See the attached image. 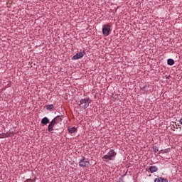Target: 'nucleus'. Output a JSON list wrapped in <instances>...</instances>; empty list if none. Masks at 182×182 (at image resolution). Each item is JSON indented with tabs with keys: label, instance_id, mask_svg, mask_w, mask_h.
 I'll return each instance as SVG.
<instances>
[{
	"label": "nucleus",
	"instance_id": "f257e3e1",
	"mask_svg": "<svg viewBox=\"0 0 182 182\" xmlns=\"http://www.w3.org/2000/svg\"><path fill=\"white\" fill-rule=\"evenodd\" d=\"M116 156H117V153L114 151L113 149H110L109 152L103 156V161L107 163V161H113L116 159Z\"/></svg>",
	"mask_w": 182,
	"mask_h": 182
},
{
	"label": "nucleus",
	"instance_id": "f03ea898",
	"mask_svg": "<svg viewBox=\"0 0 182 182\" xmlns=\"http://www.w3.org/2000/svg\"><path fill=\"white\" fill-rule=\"evenodd\" d=\"M90 103H92V100H90V98H84L78 102V106H80L81 109H87Z\"/></svg>",
	"mask_w": 182,
	"mask_h": 182
},
{
	"label": "nucleus",
	"instance_id": "7ed1b4c3",
	"mask_svg": "<svg viewBox=\"0 0 182 182\" xmlns=\"http://www.w3.org/2000/svg\"><path fill=\"white\" fill-rule=\"evenodd\" d=\"M110 31H112V29L109 25L105 24L102 26V33L104 36H109V35H110Z\"/></svg>",
	"mask_w": 182,
	"mask_h": 182
},
{
	"label": "nucleus",
	"instance_id": "20e7f679",
	"mask_svg": "<svg viewBox=\"0 0 182 182\" xmlns=\"http://www.w3.org/2000/svg\"><path fill=\"white\" fill-rule=\"evenodd\" d=\"M90 164L89 159L86 158L81 159L79 161L80 167H88Z\"/></svg>",
	"mask_w": 182,
	"mask_h": 182
},
{
	"label": "nucleus",
	"instance_id": "39448f33",
	"mask_svg": "<svg viewBox=\"0 0 182 182\" xmlns=\"http://www.w3.org/2000/svg\"><path fill=\"white\" fill-rule=\"evenodd\" d=\"M86 53L85 51L83 52H80V53H77L76 55H75L72 59L73 60H77V59H80L82 58H83V56H85V54Z\"/></svg>",
	"mask_w": 182,
	"mask_h": 182
},
{
	"label": "nucleus",
	"instance_id": "423d86ee",
	"mask_svg": "<svg viewBox=\"0 0 182 182\" xmlns=\"http://www.w3.org/2000/svg\"><path fill=\"white\" fill-rule=\"evenodd\" d=\"M56 124H58L55 121H54L53 119H52V121L50 122L48 127V132H53V128L55 127V126H56Z\"/></svg>",
	"mask_w": 182,
	"mask_h": 182
},
{
	"label": "nucleus",
	"instance_id": "0eeeda50",
	"mask_svg": "<svg viewBox=\"0 0 182 182\" xmlns=\"http://www.w3.org/2000/svg\"><path fill=\"white\" fill-rule=\"evenodd\" d=\"M154 182H168V181L166 178L159 177V178H156L154 179Z\"/></svg>",
	"mask_w": 182,
	"mask_h": 182
},
{
	"label": "nucleus",
	"instance_id": "6e6552de",
	"mask_svg": "<svg viewBox=\"0 0 182 182\" xmlns=\"http://www.w3.org/2000/svg\"><path fill=\"white\" fill-rule=\"evenodd\" d=\"M149 170L150 173H156V171H159V168H157V166H151L149 167Z\"/></svg>",
	"mask_w": 182,
	"mask_h": 182
},
{
	"label": "nucleus",
	"instance_id": "1a4fd4ad",
	"mask_svg": "<svg viewBox=\"0 0 182 182\" xmlns=\"http://www.w3.org/2000/svg\"><path fill=\"white\" fill-rule=\"evenodd\" d=\"M49 118H48V117H44V118H43L42 119H41V124H45V125H46V124H48V123H49Z\"/></svg>",
	"mask_w": 182,
	"mask_h": 182
},
{
	"label": "nucleus",
	"instance_id": "9d476101",
	"mask_svg": "<svg viewBox=\"0 0 182 182\" xmlns=\"http://www.w3.org/2000/svg\"><path fill=\"white\" fill-rule=\"evenodd\" d=\"M53 120L54 122H56V124H58V123H60V122H62V117L60 116H57L55 117L54 119H53Z\"/></svg>",
	"mask_w": 182,
	"mask_h": 182
},
{
	"label": "nucleus",
	"instance_id": "9b49d317",
	"mask_svg": "<svg viewBox=\"0 0 182 182\" xmlns=\"http://www.w3.org/2000/svg\"><path fill=\"white\" fill-rule=\"evenodd\" d=\"M167 63L170 66H173V65H174V60H173V59H168Z\"/></svg>",
	"mask_w": 182,
	"mask_h": 182
},
{
	"label": "nucleus",
	"instance_id": "f8f14e48",
	"mask_svg": "<svg viewBox=\"0 0 182 182\" xmlns=\"http://www.w3.org/2000/svg\"><path fill=\"white\" fill-rule=\"evenodd\" d=\"M68 132L70 133H75V132H76V128L75 127L68 128Z\"/></svg>",
	"mask_w": 182,
	"mask_h": 182
},
{
	"label": "nucleus",
	"instance_id": "ddd939ff",
	"mask_svg": "<svg viewBox=\"0 0 182 182\" xmlns=\"http://www.w3.org/2000/svg\"><path fill=\"white\" fill-rule=\"evenodd\" d=\"M47 110H52L53 109V105H48L46 106Z\"/></svg>",
	"mask_w": 182,
	"mask_h": 182
},
{
	"label": "nucleus",
	"instance_id": "4468645a",
	"mask_svg": "<svg viewBox=\"0 0 182 182\" xmlns=\"http://www.w3.org/2000/svg\"><path fill=\"white\" fill-rule=\"evenodd\" d=\"M25 181H26V182H35L33 181V179H31V178L26 179Z\"/></svg>",
	"mask_w": 182,
	"mask_h": 182
},
{
	"label": "nucleus",
	"instance_id": "2eb2a0df",
	"mask_svg": "<svg viewBox=\"0 0 182 182\" xmlns=\"http://www.w3.org/2000/svg\"><path fill=\"white\" fill-rule=\"evenodd\" d=\"M147 87V85H144L142 87H141V90H144V89H146Z\"/></svg>",
	"mask_w": 182,
	"mask_h": 182
},
{
	"label": "nucleus",
	"instance_id": "dca6fc26",
	"mask_svg": "<svg viewBox=\"0 0 182 182\" xmlns=\"http://www.w3.org/2000/svg\"><path fill=\"white\" fill-rule=\"evenodd\" d=\"M157 151H159V149H157V150H155V152H156V153H157Z\"/></svg>",
	"mask_w": 182,
	"mask_h": 182
},
{
	"label": "nucleus",
	"instance_id": "f3484780",
	"mask_svg": "<svg viewBox=\"0 0 182 182\" xmlns=\"http://www.w3.org/2000/svg\"><path fill=\"white\" fill-rule=\"evenodd\" d=\"M175 124H176V127H177L178 125H177V123H176V122H175Z\"/></svg>",
	"mask_w": 182,
	"mask_h": 182
}]
</instances>
